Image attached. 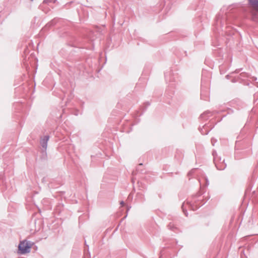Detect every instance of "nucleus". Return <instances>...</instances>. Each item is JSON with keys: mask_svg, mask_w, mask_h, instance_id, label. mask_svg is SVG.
Masks as SVG:
<instances>
[{"mask_svg": "<svg viewBox=\"0 0 258 258\" xmlns=\"http://www.w3.org/2000/svg\"><path fill=\"white\" fill-rule=\"evenodd\" d=\"M31 247V243L26 240H24L23 241L20 242V243L19 244V252L21 254H25L26 253L29 252Z\"/></svg>", "mask_w": 258, "mask_h": 258, "instance_id": "nucleus-1", "label": "nucleus"}, {"mask_svg": "<svg viewBox=\"0 0 258 258\" xmlns=\"http://www.w3.org/2000/svg\"><path fill=\"white\" fill-rule=\"evenodd\" d=\"M252 8L251 11V15L252 16V19L256 20L258 19V0H248Z\"/></svg>", "mask_w": 258, "mask_h": 258, "instance_id": "nucleus-2", "label": "nucleus"}, {"mask_svg": "<svg viewBox=\"0 0 258 258\" xmlns=\"http://www.w3.org/2000/svg\"><path fill=\"white\" fill-rule=\"evenodd\" d=\"M48 140V138H47L46 142L44 141L41 143L42 146L43 148H46V141Z\"/></svg>", "mask_w": 258, "mask_h": 258, "instance_id": "nucleus-3", "label": "nucleus"}, {"mask_svg": "<svg viewBox=\"0 0 258 258\" xmlns=\"http://www.w3.org/2000/svg\"><path fill=\"white\" fill-rule=\"evenodd\" d=\"M120 205H121V206H123L124 205V203H123V202H122H122H120Z\"/></svg>", "mask_w": 258, "mask_h": 258, "instance_id": "nucleus-4", "label": "nucleus"}, {"mask_svg": "<svg viewBox=\"0 0 258 258\" xmlns=\"http://www.w3.org/2000/svg\"><path fill=\"white\" fill-rule=\"evenodd\" d=\"M31 1H33V0H31Z\"/></svg>", "mask_w": 258, "mask_h": 258, "instance_id": "nucleus-5", "label": "nucleus"}]
</instances>
